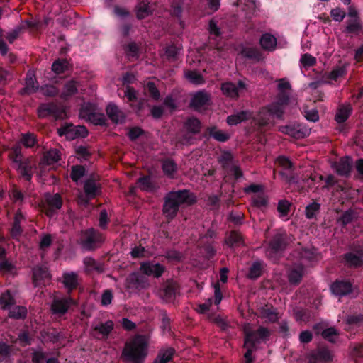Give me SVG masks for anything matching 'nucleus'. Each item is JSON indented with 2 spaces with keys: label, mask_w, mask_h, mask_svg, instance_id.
I'll return each mask as SVG.
<instances>
[{
  "label": "nucleus",
  "mask_w": 363,
  "mask_h": 363,
  "mask_svg": "<svg viewBox=\"0 0 363 363\" xmlns=\"http://www.w3.org/2000/svg\"><path fill=\"white\" fill-rule=\"evenodd\" d=\"M163 200L162 212L169 223L177 217L180 206L194 204L196 197L188 189H179L167 193Z\"/></svg>",
  "instance_id": "1"
},
{
  "label": "nucleus",
  "mask_w": 363,
  "mask_h": 363,
  "mask_svg": "<svg viewBox=\"0 0 363 363\" xmlns=\"http://www.w3.org/2000/svg\"><path fill=\"white\" fill-rule=\"evenodd\" d=\"M163 200L162 212L169 223L177 217L180 206L194 204L196 197L188 189H179L167 193Z\"/></svg>",
  "instance_id": "2"
},
{
  "label": "nucleus",
  "mask_w": 363,
  "mask_h": 363,
  "mask_svg": "<svg viewBox=\"0 0 363 363\" xmlns=\"http://www.w3.org/2000/svg\"><path fill=\"white\" fill-rule=\"evenodd\" d=\"M150 337L147 335H135L125 344L121 358L125 363H143L147 355Z\"/></svg>",
  "instance_id": "3"
},
{
  "label": "nucleus",
  "mask_w": 363,
  "mask_h": 363,
  "mask_svg": "<svg viewBox=\"0 0 363 363\" xmlns=\"http://www.w3.org/2000/svg\"><path fill=\"white\" fill-rule=\"evenodd\" d=\"M290 239L284 230L277 232L270 239L266 250L267 256L272 262L278 261L290 243Z\"/></svg>",
  "instance_id": "4"
},
{
  "label": "nucleus",
  "mask_w": 363,
  "mask_h": 363,
  "mask_svg": "<svg viewBox=\"0 0 363 363\" xmlns=\"http://www.w3.org/2000/svg\"><path fill=\"white\" fill-rule=\"evenodd\" d=\"M104 241V238L101 232L89 228L81 231L79 243L82 250L91 252L100 247Z\"/></svg>",
  "instance_id": "5"
},
{
  "label": "nucleus",
  "mask_w": 363,
  "mask_h": 363,
  "mask_svg": "<svg viewBox=\"0 0 363 363\" xmlns=\"http://www.w3.org/2000/svg\"><path fill=\"white\" fill-rule=\"evenodd\" d=\"M342 262L349 268H363V246L352 245L350 251L342 255Z\"/></svg>",
  "instance_id": "6"
},
{
  "label": "nucleus",
  "mask_w": 363,
  "mask_h": 363,
  "mask_svg": "<svg viewBox=\"0 0 363 363\" xmlns=\"http://www.w3.org/2000/svg\"><path fill=\"white\" fill-rule=\"evenodd\" d=\"M60 136L65 135L67 140H72L77 138H86L88 135V130L84 125H74L72 123H67L57 129Z\"/></svg>",
  "instance_id": "7"
},
{
  "label": "nucleus",
  "mask_w": 363,
  "mask_h": 363,
  "mask_svg": "<svg viewBox=\"0 0 363 363\" xmlns=\"http://www.w3.org/2000/svg\"><path fill=\"white\" fill-rule=\"evenodd\" d=\"M63 205V200L61 195L58 193L45 194V202L43 205L45 213L47 216L52 217L60 210Z\"/></svg>",
  "instance_id": "8"
},
{
  "label": "nucleus",
  "mask_w": 363,
  "mask_h": 363,
  "mask_svg": "<svg viewBox=\"0 0 363 363\" xmlns=\"http://www.w3.org/2000/svg\"><path fill=\"white\" fill-rule=\"evenodd\" d=\"M38 115L41 118L53 116L55 119H62L65 112L55 103H43L40 104L38 108Z\"/></svg>",
  "instance_id": "9"
},
{
  "label": "nucleus",
  "mask_w": 363,
  "mask_h": 363,
  "mask_svg": "<svg viewBox=\"0 0 363 363\" xmlns=\"http://www.w3.org/2000/svg\"><path fill=\"white\" fill-rule=\"evenodd\" d=\"M211 94L205 90L195 92L190 100L189 107L196 111H201L211 104Z\"/></svg>",
  "instance_id": "10"
},
{
  "label": "nucleus",
  "mask_w": 363,
  "mask_h": 363,
  "mask_svg": "<svg viewBox=\"0 0 363 363\" xmlns=\"http://www.w3.org/2000/svg\"><path fill=\"white\" fill-rule=\"evenodd\" d=\"M16 159L14 162L18 163V171L21 177L27 182H30L33 175L34 166L31 163L30 159L18 160L21 157V151L18 149L15 150Z\"/></svg>",
  "instance_id": "11"
},
{
  "label": "nucleus",
  "mask_w": 363,
  "mask_h": 363,
  "mask_svg": "<svg viewBox=\"0 0 363 363\" xmlns=\"http://www.w3.org/2000/svg\"><path fill=\"white\" fill-rule=\"evenodd\" d=\"M271 333L269 330L260 326L257 330L248 331L245 333V343L257 346V344L269 339Z\"/></svg>",
  "instance_id": "12"
},
{
  "label": "nucleus",
  "mask_w": 363,
  "mask_h": 363,
  "mask_svg": "<svg viewBox=\"0 0 363 363\" xmlns=\"http://www.w3.org/2000/svg\"><path fill=\"white\" fill-rule=\"evenodd\" d=\"M76 304V301L72 297L54 298L50 310L52 314L63 315L68 311L69 308Z\"/></svg>",
  "instance_id": "13"
},
{
  "label": "nucleus",
  "mask_w": 363,
  "mask_h": 363,
  "mask_svg": "<svg viewBox=\"0 0 363 363\" xmlns=\"http://www.w3.org/2000/svg\"><path fill=\"white\" fill-rule=\"evenodd\" d=\"M22 28L17 26L11 31L4 33V30L0 28V53L2 56H6L9 52V46L4 40V37L6 40L12 44L18 37L21 32Z\"/></svg>",
  "instance_id": "14"
},
{
  "label": "nucleus",
  "mask_w": 363,
  "mask_h": 363,
  "mask_svg": "<svg viewBox=\"0 0 363 363\" xmlns=\"http://www.w3.org/2000/svg\"><path fill=\"white\" fill-rule=\"evenodd\" d=\"M279 131L295 139L304 138L310 133V130L301 124L282 125L279 127Z\"/></svg>",
  "instance_id": "15"
},
{
  "label": "nucleus",
  "mask_w": 363,
  "mask_h": 363,
  "mask_svg": "<svg viewBox=\"0 0 363 363\" xmlns=\"http://www.w3.org/2000/svg\"><path fill=\"white\" fill-rule=\"evenodd\" d=\"M140 272L147 275L155 278L160 277L165 271V267L160 263L152 261L143 262L140 264Z\"/></svg>",
  "instance_id": "16"
},
{
  "label": "nucleus",
  "mask_w": 363,
  "mask_h": 363,
  "mask_svg": "<svg viewBox=\"0 0 363 363\" xmlns=\"http://www.w3.org/2000/svg\"><path fill=\"white\" fill-rule=\"evenodd\" d=\"M259 317L264 319L265 322L274 323L279 319L277 309L272 305L266 304L258 309Z\"/></svg>",
  "instance_id": "17"
},
{
  "label": "nucleus",
  "mask_w": 363,
  "mask_h": 363,
  "mask_svg": "<svg viewBox=\"0 0 363 363\" xmlns=\"http://www.w3.org/2000/svg\"><path fill=\"white\" fill-rule=\"evenodd\" d=\"M330 289L336 296H345L352 292L353 286L349 281L337 279L332 284Z\"/></svg>",
  "instance_id": "18"
},
{
  "label": "nucleus",
  "mask_w": 363,
  "mask_h": 363,
  "mask_svg": "<svg viewBox=\"0 0 363 363\" xmlns=\"http://www.w3.org/2000/svg\"><path fill=\"white\" fill-rule=\"evenodd\" d=\"M106 114L114 123L123 124L125 122V113L114 104H109L106 108Z\"/></svg>",
  "instance_id": "19"
},
{
  "label": "nucleus",
  "mask_w": 363,
  "mask_h": 363,
  "mask_svg": "<svg viewBox=\"0 0 363 363\" xmlns=\"http://www.w3.org/2000/svg\"><path fill=\"white\" fill-rule=\"evenodd\" d=\"M333 167L339 175L348 177L352 170V160L348 156L343 157L338 162H335Z\"/></svg>",
  "instance_id": "20"
},
{
  "label": "nucleus",
  "mask_w": 363,
  "mask_h": 363,
  "mask_svg": "<svg viewBox=\"0 0 363 363\" xmlns=\"http://www.w3.org/2000/svg\"><path fill=\"white\" fill-rule=\"evenodd\" d=\"M184 126L187 131V133L183 136V140H189L191 137L189 133L196 135L200 133L201 128V121L196 117H189L184 122Z\"/></svg>",
  "instance_id": "21"
},
{
  "label": "nucleus",
  "mask_w": 363,
  "mask_h": 363,
  "mask_svg": "<svg viewBox=\"0 0 363 363\" xmlns=\"http://www.w3.org/2000/svg\"><path fill=\"white\" fill-rule=\"evenodd\" d=\"M332 359L330 351L327 348H320L310 354L308 362L309 363H327Z\"/></svg>",
  "instance_id": "22"
},
{
  "label": "nucleus",
  "mask_w": 363,
  "mask_h": 363,
  "mask_svg": "<svg viewBox=\"0 0 363 363\" xmlns=\"http://www.w3.org/2000/svg\"><path fill=\"white\" fill-rule=\"evenodd\" d=\"M346 26L343 33L347 35L358 36L363 33V23L361 19L350 18L346 21Z\"/></svg>",
  "instance_id": "23"
},
{
  "label": "nucleus",
  "mask_w": 363,
  "mask_h": 363,
  "mask_svg": "<svg viewBox=\"0 0 363 363\" xmlns=\"http://www.w3.org/2000/svg\"><path fill=\"white\" fill-rule=\"evenodd\" d=\"M304 271L305 267L302 264L298 263L294 264L288 275L289 283L293 285H298L302 280Z\"/></svg>",
  "instance_id": "24"
},
{
  "label": "nucleus",
  "mask_w": 363,
  "mask_h": 363,
  "mask_svg": "<svg viewBox=\"0 0 363 363\" xmlns=\"http://www.w3.org/2000/svg\"><path fill=\"white\" fill-rule=\"evenodd\" d=\"M50 279L48 268L45 266H36L33 269L32 279L35 286H38L40 281Z\"/></svg>",
  "instance_id": "25"
},
{
  "label": "nucleus",
  "mask_w": 363,
  "mask_h": 363,
  "mask_svg": "<svg viewBox=\"0 0 363 363\" xmlns=\"http://www.w3.org/2000/svg\"><path fill=\"white\" fill-rule=\"evenodd\" d=\"M83 264L84 265V271L88 274L94 272L101 274L104 270V264L97 262L91 257H86L83 259Z\"/></svg>",
  "instance_id": "26"
},
{
  "label": "nucleus",
  "mask_w": 363,
  "mask_h": 363,
  "mask_svg": "<svg viewBox=\"0 0 363 363\" xmlns=\"http://www.w3.org/2000/svg\"><path fill=\"white\" fill-rule=\"evenodd\" d=\"M84 191L87 196L94 199L101 194V184L94 179H88L84 184Z\"/></svg>",
  "instance_id": "27"
},
{
  "label": "nucleus",
  "mask_w": 363,
  "mask_h": 363,
  "mask_svg": "<svg viewBox=\"0 0 363 363\" xmlns=\"http://www.w3.org/2000/svg\"><path fill=\"white\" fill-rule=\"evenodd\" d=\"M252 117V113L250 111H241L228 116L226 122L229 125H236L242 122L247 121Z\"/></svg>",
  "instance_id": "28"
},
{
  "label": "nucleus",
  "mask_w": 363,
  "mask_h": 363,
  "mask_svg": "<svg viewBox=\"0 0 363 363\" xmlns=\"http://www.w3.org/2000/svg\"><path fill=\"white\" fill-rule=\"evenodd\" d=\"M114 328V323L112 320H108L105 323H100L93 327V330L98 333L101 337L99 339H106Z\"/></svg>",
  "instance_id": "29"
},
{
  "label": "nucleus",
  "mask_w": 363,
  "mask_h": 363,
  "mask_svg": "<svg viewBox=\"0 0 363 363\" xmlns=\"http://www.w3.org/2000/svg\"><path fill=\"white\" fill-rule=\"evenodd\" d=\"M60 160V152L57 149H50L45 152L40 162V165H52Z\"/></svg>",
  "instance_id": "30"
},
{
  "label": "nucleus",
  "mask_w": 363,
  "mask_h": 363,
  "mask_svg": "<svg viewBox=\"0 0 363 363\" xmlns=\"http://www.w3.org/2000/svg\"><path fill=\"white\" fill-rule=\"evenodd\" d=\"M31 350L33 351L31 353L32 363H44L45 362L46 363H60L56 357L47 359L46 353L43 350H35L34 348H32Z\"/></svg>",
  "instance_id": "31"
},
{
  "label": "nucleus",
  "mask_w": 363,
  "mask_h": 363,
  "mask_svg": "<svg viewBox=\"0 0 363 363\" xmlns=\"http://www.w3.org/2000/svg\"><path fill=\"white\" fill-rule=\"evenodd\" d=\"M126 281L128 287H133L135 289L145 288L147 284L146 278L136 272L131 273L127 277Z\"/></svg>",
  "instance_id": "32"
},
{
  "label": "nucleus",
  "mask_w": 363,
  "mask_h": 363,
  "mask_svg": "<svg viewBox=\"0 0 363 363\" xmlns=\"http://www.w3.org/2000/svg\"><path fill=\"white\" fill-rule=\"evenodd\" d=\"M175 353V349L172 347L162 349L159 351L153 363H168L172 360Z\"/></svg>",
  "instance_id": "33"
},
{
  "label": "nucleus",
  "mask_w": 363,
  "mask_h": 363,
  "mask_svg": "<svg viewBox=\"0 0 363 363\" xmlns=\"http://www.w3.org/2000/svg\"><path fill=\"white\" fill-rule=\"evenodd\" d=\"M38 90V85L35 76L27 74L26 77L25 86L21 89V95H30Z\"/></svg>",
  "instance_id": "34"
},
{
  "label": "nucleus",
  "mask_w": 363,
  "mask_h": 363,
  "mask_svg": "<svg viewBox=\"0 0 363 363\" xmlns=\"http://www.w3.org/2000/svg\"><path fill=\"white\" fill-rule=\"evenodd\" d=\"M178 290V286L175 282L172 281H168L162 289L163 298H164L166 301H172L174 299L176 298Z\"/></svg>",
  "instance_id": "35"
},
{
  "label": "nucleus",
  "mask_w": 363,
  "mask_h": 363,
  "mask_svg": "<svg viewBox=\"0 0 363 363\" xmlns=\"http://www.w3.org/2000/svg\"><path fill=\"white\" fill-rule=\"evenodd\" d=\"M259 43L262 49L273 51L277 47V38L272 34L267 33L261 36Z\"/></svg>",
  "instance_id": "36"
},
{
  "label": "nucleus",
  "mask_w": 363,
  "mask_h": 363,
  "mask_svg": "<svg viewBox=\"0 0 363 363\" xmlns=\"http://www.w3.org/2000/svg\"><path fill=\"white\" fill-rule=\"evenodd\" d=\"M63 284L69 293L72 292L78 286L77 274L74 272H66L63 274Z\"/></svg>",
  "instance_id": "37"
},
{
  "label": "nucleus",
  "mask_w": 363,
  "mask_h": 363,
  "mask_svg": "<svg viewBox=\"0 0 363 363\" xmlns=\"http://www.w3.org/2000/svg\"><path fill=\"white\" fill-rule=\"evenodd\" d=\"M16 304L14 296L7 289L0 295V306L3 310H9Z\"/></svg>",
  "instance_id": "38"
},
{
  "label": "nucleus",
  "mask_w": 363,
  "mask_h": 363,
  "mask_svg": "<svg viewBox=\"0 0 363 363\" xmlns=\"http://www.w3.org/2000/svg\"><path fill=\"white\" fill-rule=\"evenodd\" d=\"M206 131L210 137L218 142L225 143L230 138V134L218 130L216 126L208 127L207 128Z\"/></svg>",
  "instance_id": "39"
},
{
  "label": "nucleus",
  "mask_w": 363,
  "mask_h": 363,
  "mask_svg": "<svg viewBox=\"0 0 363 363\" xmlns=\"http://www.w3.org/2000/svg\"><path fill=\"white\" fill-rule=\"evenodd\" d=\"M273 116L267 106L260 108L257 121V123L261 127H264L269 125L273 120Z\"/></svg>",
  "instance_id": "40"
},
{
  "label": "nucleus",
  "mask_w": 363,
  "mask_h": 363,
  "mask_svg": "<svg viewBox=\"0 0 363 363\" xmlns=\"http://www.w3.org/2000/svg\"><path fill=\"white\" fill-rule=\"evenodd\" d=\"M137 184L139 188L144 191L154 192L157 188L156 185L152 182L150 176H143L138 179Z\"/></svg>",
  "instance_id": "41"
},
{
  "label": "nucleus",
  "mask_w": 363,
  "mask_h": 363,
  "mask_svg": "<svg viewBox=\"0 0 363 363\" xmlns=\"http://www.w3.org/2000/svg\"><path fill=\"white\" fill-rule=\"evenodd\" d=\"M162 169L164 174L169 178H174V174L177 172V163L172 159H166L162 163Z\"/></svg>",
  "instance_id": "42"
},
{
  "label": "nucleus",
  "mask_w": 363,
  "mask_h": 363,
  "mask_svg": "<svg viewBox=\"0 0 363 363\" xmlns=\"http://www.w3.org/2000/svg\"><path fill=\"white\" fill-rule=\"evenodd\" d=\"M352 112V108L351 105L341 106L336 113L335 119L337 123H343L349 118Z\"/></svg>",
  "instance_id": "43"
},
{
  "label": "nucleus",
  "mask_w": 363,
  "mask_h": 363,
  "mask_svg": "<svg viewBox=\"0 0 363 363\" xmlns=\"http://www.w3.org/2000/svg\"><path fill=\"white\" fill-rule=\"evenodd\" d=\"M262 272L263 263L260 261H256L250 267L247 277L250 279L255 280L262 276Z\"/></svg>",
  "instance_id": "44"
},
{
  "label": "nucleus",
  "mask_w": 363,
  "mask_h": 363,
  "mask_svg": "<svg viewBox=\"0 0 363 363\" xmlns=\"http://www.w3.org/2000/svg\"><path fill=\"white\" fill-rule=\"evenodd\" d=\"M347 64L344 63L341 65H337L335 67L331 72H330L328 74V78L329 79L333 80L336 82L339 78L345 77L347 73Z\"/></svg>",
  "instance_id": "45"
},
{
  "label": "nucleus",
  "mask_w": 363,
  "mask_h": 363,
  "mask_svg": "<svg viewBox=\"0 0 363 363\" xmlns=\"http://www.w3.org/2000/svg\"><path fill=\"white\" fill-rule=\"evenodd\" d=\"M9 317L15 320H23L26 318L28 311L25 306H16L10 308Z\"/></svg>",
  "instance_id": "46"
},
{
  "label": "nucleus",
  "mask_w": 363,
  "mask_h": 363,
  "mask_svg": "<svg viewBox=\"0 0 363 363\" xmlns=\"http://www.w3.org/2000/svg\"><path fill=\"white\" fill-rule=\"evenodd\" d=\"M223 93L228 97L236 99L238 97V86L233 82H225L221 85Z\"/></svg>",
  "instance_id": "47"
},
{
  "label": "nucleus",
  "mask_w": 363,
  "mask_h": 363,
  "mask_svg": "<svg viewBox=\"0 0 363 363\" xmlns=\"http://www.w3.org/2000/svg\"><path fill=\"white\" fill-rule=\"evenodd\" d=\"M69 63L66 59H57L52 65V70L57 74H62L69 69Z\"/></svg>",
  "instance_id": "48"
},
{
  "label": "nucleus",
  "mask_w": 363,
  "mask_h": 363,
  "mask_svg": "<svg viewBox=\"0 0 363 363\" xmlns=\"http://www.w3.org/2000/svg\"><path fill=\"white\" fill-rule=\"evenodd\" d=\"M137 18L138 19H143L148 16L152 14L151 9L149 6L148 2H145V1H143L140 2L137 6Z\"/></svg>",
  "instance_id": "49"
},
{
  "label": "nucleus",
  "mask_w": 363,
  "mask_h": 363,
  "mask_svg": "<svg viewBox=\"0 0 363 363\" xmlns=\"http://www.w3.org/2000/svg\"><path fill=\"white\" fill-rule=\"evenodd\" d=\"M78 91L77 82L74 80L67 81L63 86L62 96L64 98L72 96Z\"/></svg>",
  "instance_id": "50"
},
{
  "label": "nucleus",
  "mask_w": 363,
  "mask_h": 363,
  "mask_svg": "<svg viewBox=\"0 0 363 363\" xmlns=\"http://www.w3.org/2000/svg\"><path fill=\"white\" fill-rule=\"evenodd\" d=\"M320 211V204L313 201L305 208V216L308 219L316 218Z\"/></svg>",
  "instance_id": "51"
},
{
  "label": "nucleus",
  "mask_w": 363,
  "mask_h": 363,
  "mask_svg": "<svg viewBox=\"0 0 363 363\" xmlns=\"http://www.w3.org/2000/svg\"><path fill=\"white\" fill-rule=\"evenodd\" d=\"M339 335L338 330L333 327L324 329L321 333L322 337L331 343L337 342Z\"/></svg>",
  "instance_id": "52"
},
{
  "label": "nucleus",
  "mask_w": 363,
  "mask_h": 363,
  "mask_svg": "<svg viewBox=\"0 0 363 363\" xmlns=\"http://www.w3.org/2000/svg\"><path fill=\"white\" fill-rule=\"evenodd\" d=\"M37 138L34 133H26L21 135V143L26 148H31L37 144Z\"/></svg>",
  "instance_id": "53"
},
{
  "label": "nucleus",
  "mask_w": 363,
  "mask_h": 363,
  "mask_svg": "<svg viewBox=\"0 0 363 363\" xmlns=\"http://www.w3.org/2000/svg\"><path fill=\"white\" fill-rule=\"evenodd\" d=\"M240 54L246 58L259 60L262 57L261 52L255 48H242Z\"/></svg>",
  "instance_id": "54"
},
{
  "label": "nucleus",
  "mask_w": 363,
  "mask_h": 363,
  "mask_svg": "<svg viewBox=\"0 0 363 363\" xmlns=\"http://www.w3.org/2000/svg\"><path fill=\"white\" fill-rule=\"evenodd\" d=\"M185 77L190 82L196 85H201L205 82L202 74L196 70L187 71Z\"/></svg>",
  "instance_id": "55"
},
{
  "label": "nucleus",
  "mask_w": 363,
  "mask_h": 363,
  "mask_svg": "<svg viewBox=\"0 0 363 363\" xmlns=\"http://www.w3.org/2000/svg\"><path fill=\"white\" fill-rule=\"evenodd\" d=\"M285 106H286L284 104H281L280 103L275 101L270 104L267 107L269 108L273 117L281 118L284 114Z\"/></svg>",
  "instance_id": "56"
},
{
  "label": "nucleus",
  "mask_w": 363,
  "mask_h": 363,
  "mask_svg": "<svg viewBox=\"0 0 363 363\" xmlns=\"http://www.w3.org/2000/svg\"><path fill=\"white\" fill-rule=\"evenodd\" d=\"M225 242L230 247L239 246L242 242V236L238 232L233 230L226 238Z\"/></svg>",
  "instance_id": "57"
},
{
  "label": "nucleus",
  "mask_w": 363,
  "mask_h": 363,
  "mask_svg": "<svg viewBox=\"0 0 363 363\" xmlns=\"http://www.w3.org/2000/svg\"><path fill=\"white\" fill-rule=\"evenodd\" d=\"M251 203L256 208H265L268 205V199L264 194H257L252 196Z\"/></svg>",
  "instance_id": "58"
},
{
  "label": "nucleus",
  "mask_w": 363,
  "mask_h": 363,
  "mask_svg": "<svg viewBox=\"0 0 363 363\" xmlns=\"http://www.w3.org/2000/svg\"><path fill=\"white\" fill-rule=\"evenodd\" d=\"M145 89L153 100L158 101L160 99V92L153 82H147L145 86Z\"/></svg>",
  "instance_id": "59"
},
{
  "label": "nucleus",
  "mask_w": 363,
  "mask_h": 363,
  "mask_svg": "<svg viewBox=\"0 0 363 363\" xmlns=\"http://www.w3.org/2000/svg\"><path fill=\"white\" fill-rule=\"evenodd\" d=\"M87 121L92 123L95 125H106V118L104 113L94 112L93 114L86 118Z\"/></svg>",
  "instance_id": "60"
},
{
  "label": "nucleus",
  "mask_w": 363,
  "mask_h": 363,
  "mask_svg": "<svg viewBox=\"0 0 363 363\" xmlns=\"http://www.w3.org/2000/svg\"><path fill=\"white\" fill-rule=\"evenodd\" d=\"M291 203L286 200H280L278 202L277 210L279 213L280 217L287 216L289 213L290 212Z\"/></svg>",
  "instance_id": "61"
},
{
  "label": "nucleus",
  "mask_w": 363,
  "mask_h": 363,
  "mask_svg": "<svg viewBox=\"0 0 363 363\" xmlns=\"http://www.w3.org/2000/svg\"><path fill=\"white\" fill-rule=\"evenodd\" d=\"M316 62V58L309 53L302 55L300 59V62L305 69L315 66Z\"/></svg>",
  "instance_id": "62"
},
{
  "label": "nucleus",
  "mask_w": 363,
  "mask_h": 363,
  "mask_svg": "<svg viewBox=\"0 0 363 363\" xmlns=\"http://www.w3.org/2000/svg\"><path fill=\"white\" fill-rule=\"evenodd\" d=\"M300 257L308 262H313L316 259V250L314 248H303L300 252Z\"/></svg>",
  "instance_id": "63"
},
{
  "label": "nucleus",
  "mask_w": 363,
  "mask_h": 363,
  "mask_svg": "<svg viewBox=\"0 0 363 363\" xmlns=\"http://www.w3.org/2000/svg\"><path fill=\"white\" fill-rule=\"evenodd\" d=\"M96 106L94 104L86 103L82 106L80 108V114L82 118L86 119L91 114L95 112Z\"/></svg>",
  "instance_id": "64"
}]
</instances>
